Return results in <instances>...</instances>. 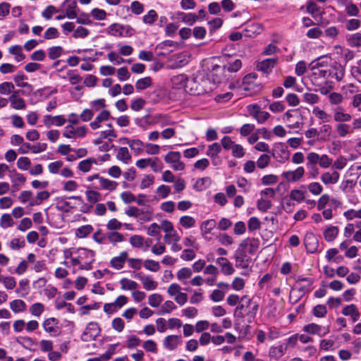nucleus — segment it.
<instances>
[{
    "instance_id": "26",
    "label": "nucleus",
    "mask_w": 361,
    "mask_h": 361,
    "mask_svg": "<svg viewBox=\"0 0 361 361\" xmlns=\"http://www.w3.org/2000/svg\"><path fill=\"white\" fill-rule=\"evenodd\" d=\"M97 165V161L95 158L90 157L79 162L78 169L82 173H88L93 165Z\"/></svg>"
},
{
    "instance_id": "20",
    "label": "nucleus",
    "mask_w": 361,
    "mask_h": 361,
    "mask_svg": "<svg viewBox=\"0 0 361 361\" xmlns=\"http://www.w3.org/2000/svg\"><path fill=\"white\" fill-rule=\"evenodd\" d=\"M341 313L346 317H350L353 322H357L360 319V312L357 306L354 304H350L345 306L341 311Z\"/></svg>"
},
{
    "instance_id": "25",
    "label": "nucleus",
    "mask_w": 361,
    "mask_h": 361,
    "mask_svg": "<svg viewBox=\"0 0 361 361\" xmlns=\"http://www.w3.org/2000/svg\"><path fill=\"white\" fill-rule=\"evenodd\" d=\"M263 30V27L259 23H253L249 25L244 30V35L247 37H255L260 34Z\"/></svg>"
},
{
    "instance_id": "23",
    "label": "nucleus",
    "mask_w": 361,
    "mask_h": 361,
    "mask_svg": "<svg viewBox=\"0 0 361 361\" xmlns=\"http://www.w3.org/2000/svg\"><path fill=\"white\" fill-rule=\"evenodd\" d=\"M303 242L308 252H316V238L313 232L307 233L305 235Z\"/></svg>"
},
{
    "instance_id": "19",
    "label": "nucleus",
    "mask_w": 361,
    "mask_h": 361,
    "mask_svg": "<svg viewBox=\"0 0 361 361\" xmlns=\"http://www.w3.org/2000/svg\"><path fill=\"white\" fill-rule=\"evenodd\" d=\"M18 91L14 92L8 99V102L11 103V108L16 110H23L26 108V104L25 100L19 97Z\"/></svg>"
},
{
    "instance_id": "57",
    "label": "nucleus",
    "mask_w": 361,
    "mask_h": 361,
    "mask_svg": "<svg viewBox=\"0 0 361 361\" xmlns=\"http://www.w3.org/2000/svg\"><path fill=\"white\" fill-rule=\"evenodd\" d=\"M179 15L182 16V18H181L182 21L189 25H192L198 19L197 16H196L194 13H180Z\"/></svg>"
},
{
    "instance_id": "55",
    "label": "nucleus",
    "mask_w": 361,
    "mask_h": 361,
    "mask_svg": "<svg viewBox=\"0 0 361 361\" xmlns=\"http://www.w3.org/2000/svg\"><path fill=\"white\" fill-rule=\"evenodd\" d=\"M49 196H50V194L48 191L44 190V191L39 192L37 194L35 201L32 202L31 207L41 204L42 202L44 200H47L49 197Z\"/></svg>"
},
{
    "instance_id": "33",
    "label": "nucleus",
    "mask_w": 361,
    "mask_h": 361,
    "mask_svg": "<svg viewBox=\"0 0 361 361\" xmlns=\"http://www.w3.org/2000/svg\"><path fill=\"white\" fill-rule=\"evenodd\" d=\"M321 179L322 182L326 185L335 184L339 179V173L337 171H334L332 173L326 172L322 174Z\"/></svg>"
},
{
    "instance_id": "13",
    "label": "nucleus",
    "mask_w": 361,
    "mask_h": 361,
    "mask_svg": "<svg viewBox=\"0 0 361 361\" xmlns=\"http://www.w3.org/2000/svg\"><path fill=\"white\" fill-rule=\"evenodd\" d=\"M278 58H270L259 61L257 64V69L264 73H269L275 67Z\"/></svg>"
},
{
    "instance_id": "24",
    "label": "nucleus",
    "mask_w": 361,
    "mask_h": 361,
    "mask_svg": "<svg viewBox=\"0 0 361 361\" xmlns=\"http://www.w3.org/2000/svg\"><path fill=\"white\" fill-rule=\"evenodd\" d=\"M136 277L142 282L143 288L145 290H153L157 288V282L154 281L150 276H143L141 275V274H137Z\"/></svg>"
},
{
    "instance_id": "1",
    "label": "nucleus",
    "mask_w": 361,
    "mask_h": 361,
    "mask_svg": "<svg viewBox=\"0 0 361 361\" xmlns=\"http://www.w3.org/2000/svg\"><path fill=\"white\" fill-rule=\"evenodd\" d=\"M173 81H178L185 87V90L190 94L201 95L207 92L209 81L202 75H196L191 79L180 75L173 77Z\"/></svg>"
},
{
    "instance_id": "16",
    "label": "nucleus",
    "mask_w": 361,
    "mask_h": 361,
    "mask_svg": "<svg viewBox=\"0 0 361 361\" xmlns=\"http://www.w3.org/2000/svg\"><path fill=\"white\" fill-rule=\"evenodd\" d=\"M99 329L97 323H89L82 335V339L85 341H88L95 338L99 334Z\"/></svg>"
},
{
    "instance_id": "12",
    "label": "nucleus",
    "mask_w": 361,
    "mask_h": 361,
    "mask_svg": "<svg viewBox=\"0 0 361 361\" xmlns=\"http://www.w3.org/2000/svg\"><path fill=\"white\" fill-rule=\"evenodd\" d=\"M170 61L171 62L170 65L171 68H178L188 63L189 56L186 52L179 53L173 55L170 59Z\"/></svg>"
},
{
    "instance_id": "45",
    "label": "nucleus",
    "mask_w": 361,
    "mask_h": 361,
    "mask_svg": "<svg viewBox=\"0 0 361 361\" xmlns=\"http://www.w3.org/2000/svg\"><path fill=\"white\" fill-rule=\"evenodd\" d=\"M221 147L220 144L218 142H214L208 146L206 154L211 158L213 157L219 156V154L221 152Z\"/></svg>"
},
{
    "instance_id": "29",
    "label": "nucleus",
    "mask_w": 361,
    "mask_h": 361,
    "mask_svg": "<svg viewBox=\"0 0 361 361\" xmlns=\"http://www.w3.org/2000/svg\"><path fill=\"white\" fill-rule=\"evenodd\" d=\"M276 147L279 149L280 154L277 155V153L273 152V156L275 157V158L279 162H285L286 161H287L290 157V152L288 150L287 147L281 143L279 144Z\"/></svg>"
},
{
    "instance_id": "52",
    "label": "nucleus",
    "mask_w": 361,
    "mask_h": 361,
    "mask_svg": "<svg viewBox=\"0 0 361 361\" xmlns=\"http://www.w3.org/2000/svg\"><path fill=\"white\" fill-rule=\"evenodd\" d=\"M330 63L331 59L327 56H321L317 57V73L321 69H326L327 67H331V66H329Z\"/></svg>"
},
{
    "instance_id": "11",
    "label": "nucleus",
    "mask_w": 361,
    "mask_h": 361,
    "mask_svg": "<svg viewBox=\"0 0 361 361\" xmlns=\"http://www.w3.org/2000/svg\"><path fill=\"white\" fill-rule=\"evenodd\" d=\"M304 173L303 167L299 166L293 171H283L281 173V177L288 183L297 182L302 178Z\"/></svg>"
},
{
    "instance_id": "28",
    "label": "nucleus",
    "mask_w": 361,
    "mask_h": 361,
    "mask_svg": "<svg viewBox=\"0 0 361 361\" xmlns=\"http://www.w3.org/2000/svg\"><path fill=\"white\" fill-rule=\"evenodd\" d=\"M336 49L337 50L336 54L340 55L341 59L343 61L345 64L353 59L355 56L353 51L341 47H336Z\"/></svg>"
},
{
    "instance_id": "8",
    "label": "nucleus",
    "mask_w": 361,
    "mask_h": 361,
    "mask_svg": "<svg viewBox=\"0 0 361 361\" xmlns=\"http://www.w3.org/2000/svg\"><path fill=\"white\" fill-rule=\"evenodd\" d=\"M86 133L87 128L85 126H79L75 128L73 125H68L64 128L63 136L68 139H76L85 137Z\"/></svg>"
},
{
    "instance_id": "9",
    "label": "nucleus",
    "mask_w": 361,
    "mask_h": 361,
    "mask_svg": "<svg viewBox=\"0 0 361 361\" xmlns=\"http://www.w3.org/2000/svg\"><path fill=\"white\" fill-rule=\"evenodd\" d=\"M247 111L251 116H252L259 123H264L270 116L267 111H261L257 104H250L247 106Z\"/></svg>"
},
{
    "instance_id": "42",
    "label": "nucleus",
    "mask_w": 361,
    "mask_h": 361,
    "mask_svg": "<svg viewBox=\"0 0 361 361\" xmlns=\"http://www.w3.org/2000/svg\"><path fill=\"white\" fill-rule=\"evenodd\" d=\"M144 147L145 144L143 142L138 139L132 140L129 146L130 149L134 152L135 155L140 154L143 151Z\"/></svg>"
},
{
    "instance_id": "27",
    "label": "nucleus",
    "mask_w": 361,
    "mask_h": 361,
    "mask_svg": "<svg viewBox=\"0 0 361 361\" xmlns=\"http://www.w3.org/2000/svg\"><path fill=\"white\" fill-rule=\"evenodd\" d=\"M286 352V348L283 345H279L276 346H271L269 350V357L279 360L282 357Z\"/></svg>"
},
{
    "instance_id": "51",
    "label": "nucleus",
    "mask_w": 361,
    "mask_h": 361,
    "mask_svg": "<svg viewBox=\"0 0 361 361\" xmlns=\"http://www.w3.org/2000/svg\"><path fill=\"white\" fill-rule=\"evenodd\" d=\"M14 85L11 82H4L0 83V94L8 95L13 92Z\"/></svg>"
},
{
    "instance_id": "50",
    "label": "nucleus",
    "mask_w": 361,
    "mask_h": 361,
    "mask_svg": "<svg viewBox=\"0 0 361 361\" xmlns=\"http://www.w3.org/2000/svg\"><path fill=\"white\" fill-rule=\"evenodd\" d=\"M30 312L34 317H39L44 310V306L40 302H35L30 307Z\"/></svg>"
},
{
    "instance_id": "49",
    "label": "nucleus",
    "mask_w": 361,
    "mask_h": 361,
    "mask_svg": "<svg viewBox=\"0 0 361 361\" xmlns=\"http://www.w3.org/2000/svg\"><path fill=\"white\" fill-rule=\"evenodd\" d=\"M240 301L242 304L238 305L235 310V314H238L239 317H242L241 310L244 308L248 307V306L251 304V299L249 298L247 295H243Z\"/></svg>"
},
{
    "instance_id": "43",
    "label": "nucleus",
    "mask_w": 361,
    "mask_h": 361,
    "mask_svg": "<svg viewBox=\"0 0 361 361\" xmlns=\"http://www.w3.org/2000/svg\"><path fill=\"white\" fill-rule=\"evenodd\" d=\"M85 196L87 201L92 204H95L101 200V194L93 190H87L85 191Z\"/></svg>"
},
{
    "instance_id": "46",
    "label": "nucleus",
    "mask_w": 361,
    "mask_h": 361,
    "mask_svg": "<svg viewBox=\"0 0 361 361\" xmlns=\"http://www.w3.org/2000/svg\"><path fill=\"white\" fill-rule=\"evenodd\" d=\"M152 84V78L150 77H145L139 79L135 83V87L138 90H143L150 87Z\"/></svg>"
},
{
    "instance_id": "2",
    "label": "nucleus",
    "mask_w": 361,
    "mask_h": 361,
    "mask_svg": "<svg viewBox=\"0 0 361 361\" xmlns=\"http://www.w3.org/2000/svg\"><path fill=\"white\" fill-rule=\"evenodd\" d=\"M237 84L239 85L238 89L245 92L246 96L255 94L261 90L259 83L257 82L256 73H250L245 75L243 82L240 84L237 82Z\"/></svg>"
},
{
    "instance_id": "36",
    "label": "nucleus",
    "mask_w": 361,
    "mask_h": 361,
    "mask_svg": "<svg viewBox=\"0 0 361 361\" xmlns=\"http://www.w3.org/2000/svg\"><path fill=\"white\" fill-rule=\"evenodd\" d=\"M99 185L102 189L113 191L116 189L118 183L114 180L102 177V178H99Z\"/></svg>"
},
{
    "instance_id": "44",
    "label": "nucleus",
    "mask_w": 361,
    "mask_h": 361,
    "mask_svg": "<svg viewBox=\"0 0 361 361\" xmlns=\"http://www.w3.org/2000/svg\"><path fill=\"white\" fill-rule=\"evenodd\" d=\"M32 196L33 194L32 191L23 190L20 193L18 196V200L20 201V202L23 204L29 202V206L31 207L32 202L35 201V199L33 198Z\"/></svg>"
},
{
    "instance_id": "30",
    "label": "nucleus",
    "mask_w": 361,
    "mask_h": 361,
    "mask_svg": "<svg viewBox=\"0 0 361 361\" xmlns=\"http://www.w3.org/2000/svg\"><path fill=\"white\" fill-rule=\"evenodd\" d=\"M11 173L10 177L13 183V188H14L16 190H18L19 185H23L25 183L26 178L23 174L15 171H11Z\"/></svg>"
},
{
    "instance_id": "21",
    "label": "nucleus",
    "mask_w": 361,
    "mask_h": 361,
    "mask_svg": "<svg viewBox=\"0 0 361 361\" xmlns=\"http://www.w3.org/2000/svg\"><path fill=\"white\" fill-rule=\"evenodd\" d=\"M111 117L109 111L103 110L90 123V126L92 130L98 129L101 127V123L109 120Z\"/></svg>"
},
{
    "instance_id": "35",
    "label": "nucleus",
    "mask_w": 361,
    "mask_h": 361,
    "mask_svg": "<svg viewBox=\"0 0 361 361\" xmlns=\"http://www.w3.org/2000/svg\"><path fill=\"white\" fill-rule=\"evenodd\" d=\"M121 288L123 290H135L138 284L136 281L127 278H123L119 281Z\"/></svg>"
},
{
    "instance_id": "62",
    "label": "nucleus",
    "mask_w": 361,
    "mask_h": 361,
    "mask_svg": "<svg viewBox=\"0 0 361 361\" xmlns=\"http://www.w3.org/2000/svg\"><path fill=\"white\" fill-rule=\"evenodd\" d=\"M242 66V62L240 59H235L234 61L228 63L224 66V69L231 73L237 72L240 69Z\"/></svg>"
},
{
    "instance_id": "64",
    "label": "nucleus",
    "mask_w": 361,
    "mask_h": 361,
    "mask_svg": "<svg viewBox=\"0 0 361 361\" xmlns=\"http://www.w3.org/2000/svg\"><path fill=\"white\" fill-rule=\"evenodd\" d=\"M31 166V161L28 157H22L17 161V166L19 169L23 171L28 170Z\"/></svg>"
},
{
    "instance_id": "60",
    "label": "nucleus",
    "mask_w": 361,
    "mask_h": 361,
    "mask_svg": "<svg viewBox=\"0 0 361 361\" xmlns=\"http://www.w3.org/2000/svg\"><path fill=\"white\" fill-rule=\"evenodd\" d=\"M331 132V127L329 124H324L321 128L319 133L317 135H319L320 139L326 140L329 139Z\"/></svg>"
},
{
    "instance_id": "58",
    "label": "nucleus",
    "mask_w": 361,
    "mask_h": 361,
    "mask_svg": "<svg viewBox=\"0 0 361 361\" xmlns=\"http://www.w3.org/2000/svg\"><path fill=\"white\" fill-rule=\"evenodd\" d=\"M63 78L68 80L72 85L79 84L82 80V78L73 71H68Z\"/></svg>"
},
{
    "instance_id": "14",
    "label": "nucleus",
    "mask_w": 361,
    "mask_h": 361,
    "mask_svg": "<svg viewBox=\"0 0 361 361\" xmlns=\"http://www.w3.org/2000/svg\"><path fill=\"white\" fill-rule=\"evenodd\" d=\"M44 331L51 334V336H57L59 334L58 321L54 318L45 319L42 324Z\"/></svg>"
},
{
    "instance_id": "63",
    "label": "nucleus",
    "mask_w": 361,
    "mask_h": 361,
    "mask_svg": "<svg viewBox=\"0 0 361 361\" xmlns=\"http://www.w3.org/2000/svg\"><path fill=\"white\" fill-rule=\"evenodd\" d=\"M28 281L21 280L19 282V288L16 289V292L20 295V297H25L28 293Z\"/></svg>"
},
{
    "instance_id": "3",
    "label": "nucleus",
    "mask_w": 361,
    "mask_h": 361,
    "mask_svg": "<svg viewBox=\"0 0 361 361\" xmlns=\"http://www.w3.org/2000/svg\"><path fill=\"white\" fill-rule=\"evenodd\" d=\"M345 75V70L341 65H336L334 67H327L326 69H321L319 71L317 78H336V80L341 81L343 80Z\"/></svg>"
},
{
    "instance_id": "18",
    "label": "nucleus",
    "mask_w": 361,
    "mask_h": 361,
    "mask_svg": "<svg viewBox=\"0 0 361 361\" xmlns=\"http://www.w3.org/2000/svg\"><path fill=\"white\" fill-rule=\"evenodd\" d=\"M216 264L221 267V271L224 275L230 276L235 272L233 264L226 257H219L216 261Z\"/></svg>"
},
{
    "instance_id": "47",
    "label": "nucleus",
    "mask_w": 361,
    "mask_h": 361,
    "mask_svg": "<svg viewBox=\"0 0 361 361\" xmlns=\"http://www.w3.org/2000/svg\"><path fill=\"white\" fill-rule=\"evenodd\" d=\"M14 225L12 216L9 214H4L0 218V226L2 228H7Z\"/></svg>"
},
{
    "instance_id": "22",
    "label": "nucleus",
    "mask_w": 361,
    "mask_h": 361,
    "mask_svg": "<svg viewBox=\"0 0 361 361\" xmlns=\"http://www.w3.org/2000/svg\"><path fill=\"white\" fill-rule=\"evenodd\" d=\"M66 16L69 19H74L77 17L76 9L78 8L75 0H66L63 3Z\"/></svg>"
},
{
    "instance_id": "15",
    "label": "nucleus",
    "mask_w": 361,
    "mask_h": 361,
    "mask_svg": "<svg viewBox=\"0 0 361 361\" xmlns=\"http://www.w3.org/2000/svg\"><path fill=\"white\" fill-rule=\"evenodd\" d=\"M128 253L126 251L120 252L118 256L114 257L110 260V265L116 270H120L123 268L125 262L128 259Z\"/></svg>"
},
{
    "instance_id": "7",
    "label": "nucleus",
    "mask_w": 361,
    "mask_h": 361,
    "mask_svg": "<svg viewBox=\"0 0 361 361\" xmlns=\"http://www.w3.org/2000/svg\"><path fill=\"white\" fill-rule=\"evenodd\" d=\"M310 284L306 279H302L298 282L291 289L290 293V299L296 302L298 298L305 293L310 288Z\"/></svg>"
},
{
    "instance_id": "38",
    "label": "nucleus",
    "mask_w": 361,
    "mask_h": 361,
    "mask_svg": "<svg viewBox=\"0 0 361 361\" xmlns=\"http://www.w3.org/2000/svg\"><path fill=\"white\" fill-rule=\"evenodd\" d=\"M8 52L15 56V60L16 61H21L25 59V56L23 53V48L20 45L10 47Z\"/></svg>"
},
{
    "instance_id": "37",
    "label": "nucleus",
    "mask_w": 361,
    "mask_h": 361,
    "mask_svg": "<svg viewBox=\"0 0 361 361\" xmlns=\"http://www.w3.org/2000/svg\"><path fill=\"white\" fill-rule=\"evenodd\" d=\"M123 30V25L118 23H113L108 27L107 33L114 37H123L124 35Z\"/></svg>"
},
{
    "instance_id": "56",
    "label": "nucleus",
    "mask_w": 361,
    "mask_h": 361,
    "mask_svg": "<svg viewBox=\"0 0 361 361\" xmlns=\"http://www.w3.org/2000/svg\"><path fill=\"white\" fill-rule=\"evenodd\" d=\"M180 239V235L177 233V232L175 230L171 231L170 233H166L164 237L165 243L169 245H170L172 243L179 242Z\"/></svg>"
},
{
    "instance_id": "10",
    "label": "nucleus",
    "mask_w": 361,
    "mask_h": 361,
    "mask_svg": "<svg viewBox=\"0 0 361 361\" xmlns=\"http://www.w3.org/2000/svg\"><path fill=\"white\" fill-rule=\"evenodd\" d=\"M260 242L259 239L255 238H247L241 241L238 247L247 252L250 255L254 254L259 247Z\"/></svg>"
},
{
    "instance_id": "4",
    "label": "nucleus",
    "mask_w": 361,
    "mask_h": 361,
    "mask_svg": "<svg viewBox=\"0 0 361 361\" xmlns=\"http://www.w3.org/2000/svg\"><path fill=\"white\" fill-rule=\"evenodd\" d=\"M77 253L81 262L80 269L90 270L92 267V264L94 261L93 251L86 248H79Z\"/></svg>"
},
{
    "instance_id": "40",
    "label": "nucleus",
    "mask_w": 361,
    "mask_h": 361,
    "mask_svg": "<svg viewBox=\"0 0 361 361\" xmlns=\"http://www.w3.org/2000/svg\"><path fill=\"white\" fill-rule=\"evenodd\" d=\"M338 234V228L336 226H331L324 231V236L326 240L333 241Z\"/></svg>"
},
{
    "instance_id": "39",
    "label": "nucleus",
    "mask_w": 361,
    "mask_h": 361,
    "mask_svg": "<svg viewBox=\"0 0 361 361\" xmlns=\"http://www.w3.org/2000/svg\"><path fill=\"white\" fill-rule=\"evenodd\" d=\"M106 238L113 245H116L117 243H122L125 240L124 235L116 231L107 233Z\"/></svg>"
},
{
    "instance_id": "31",
    "label": "nucleus",
    "mask_w": 361,
    "mask_h": 361,
    "mask_svg": "<svg viewBox=\"0 0 361 361\" xmlns=\"http://www.w3.org/2000/svg\"><path fill=\"white\" fill-rule=\"evenodd\" d=\"M9 307H10L11 310L14 313H16V314L23 312L27 309L26 303L20 299H16V300H12L9 303Z\"/></svg>"
},
{
    "instance_id": "59",
    "label": "nucleus",
    "mask_w": 361,
    "mask_h": 361,
    "mask_svg": "<svg viewBox=\"0 0 361 361\" xmlns=\"http://www.w3.org/2000/svg\"><path fill=\"white\" fill-rule=\"evenodd\" d=\"M144 267L151 271L156 272L159 270L160 265L158 262L153 259H146L143 262Z\"/></svg>"
},
{
    "instance_id": "17",
    "label": "nucleus",
    "mask_w": 361,
    "mask_h": 361,
    "mask_svg": "<svg viewBox=\"0 0 361 361\" xmlns=\"http://www.w3.org/2000/svg\"><path fill=\"white\" fill-rule=\"evenodd\" d=\"M181 343V336L178 335L167 336L163 341L164 347L169 350H175Z\"/></svg>"
},
{
    "instance_id": "61",
    "label": "nucleus",
    "mask_w": 361,
    "mask_h": 361,
    "mask_svg": "<svg viewBox=\"0 0 361 361\" xmlns=\"http://www.w3.org/2000/svg\"><path fill=\"white\" fill-rule=\"evenodd\" d=\"M158 18V15L154 10H150L143 16V22L148 25H152Z\"/></svg>"
},
{
    "instance_id": "6",
    "label": "nucleus",
    "mask_w": 361,
    "mask_h": 361,
    "mask_svg": "<svg viewBox=\"0 0 361 361\" xmlns=\"http://www.w3.org/2000/svg\"><path fill=\"white\" fill-rule=\"evenodd\" d=\"M126 214L130 217L137 218L140 221H149L152 219L153 214L152 210H142L136 207H130L125 212Z\"/></svg>"
},
{
    "instance_id": "48",
    "label": "nucleus",
    "mask_w": 361,
    "mask_h": 361,
    "mask_svg": "<svg viewBox=\"0 0 361 361\" xmlns=\"http://www.w3.org/2000/svg\"><path fill=\"white\" fill-rule=\"evenodd\" d=\"M195 219L190 216H183L180 218L179 223L185 228H190L195 225Z\"/></svg>"
},
{
    "instance_id": "5",
    "label": "nucleus",
    "mask_w": 361,
    "mask_h": 361,
    "mask_svg": "<svg viewBox=\"0 0 361 361\" xmlns=\"http://www.w3.org/2000/svg\"><path fill=\"white\" fill-rule=\"evenodd\" d=\"M235 265L238 269L247 270L252 262L251 258L247 252L238 247L234 254Z\"/></svg>"
},
{
    "instance_id": "32",
    "label": "nucleus",
    "mask_w": 361,
    "mask_h": 361,
    "mask_svg": "<svg viewBox=\"0 0 361 361\" xmlns=\"http://www.w3.org/2000/svg\"><path fill=\"white\" fill-rule=\"evenodd\" d=\"M216 226V221L214 219H208L203 221L200 226V230L202 235L206 238L207 235L209 234L212 230H213Z\"/></svg>"
},
{
    "instance_id": "41",
    "label": "nucleus",
    "mask_w": 361,
    "mask_h": 361,
    "mask_svg": "<svg viewBox=\"0 0 361 361\" xmlns=\"http://www.w3.org/2000/svg\"><path fill=\"white\" fill-rule=\"evenodd\" d=\"M92 231V226L87 224L78 228L75 231V235L79 238H83L89 235Z\"/></svg>"
},
{
    "instance_id": "54",
    "label": "nucleus",
    "mask_w": 361,
    "mask_h": 361,
    "mask_svg": "<svg viewBox=\"0 0 361 361\" xmlns=\"http://www.w3.org/2000/svg\"><path fill=\"white\" fill-rule=\"evenodd\" d=\"M181 155L179 152H169L164 157V161L168 164H173L180 159Z\"/></svg>"
},
{
    "instance_id": "34",
    "label": "nucleus",
    "mask_w": 361,
    "mask_h": 361,
    "mask_svg": "<svg viewBox=\"0 0 361 361\" xmlns=\"http://www.w3.org/2000/svg\"><path fill=\"white\" fill-rule=\"evenodd\" d=\"M116 159L126 164H128L131 160V155L128 148L126 147H120L118 149Z\"/></svg>"
},
{
    "instance_id": "53",
    "label": "nucleus",
    "mask_w": 361,
    "mask_h": 361,
    "mask_svg": "<svg viewBox=\"0 0 361 361\" xmlns=\"http://www.w3.org/2000/svg\"><path fill=\"white\" fill-rule=\"evenodd\" d=\"M1 283L4 284L7 290H13L16 286L15 278L11 276H4Z\"/></svg>"
}]
</instances>
